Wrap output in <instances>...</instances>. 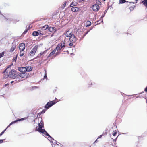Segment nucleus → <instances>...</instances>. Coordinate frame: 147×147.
<instances>
[{"label": "nucleus", "mask_w": 147, "mask_h": 147, "mask_svg": "<svg viewBox=\"0 0 147 147\" xmlns=\"http://www.w3.org/2000/svg\"><path fill=\"white\" fill-rule=\"evenodd\" d=\"M38 33L37 32L34 31L33 32L32 35L34 36H36L38 35Z\"/></svg>", "instance_id": "obj_21"}, {"label": "nucleus", "mask_w": 147, "mask_h": 147, "mask_svg": "<svg viewBox=\"0 0 147 147\" xmlns=\"http://www.w3.org/2000/svg\"><path fill=\"white\" fill-rule=\"evenodd\" d=\"M73 34L71 33V32L68 31L64 35L67 37H70L71 36V35H72Z\"/></svg>", "instance_id": "obj_13"}, {"label": "nucleus", "mask_w": 147, "mask_h": 147, "mask_svg": "<svg viewBox=\"0 0 147 147\" xmlns=\"http://www.w3.org/2000/svg\"><path fill=\"white\" fill-rule=\"evenodd\" d=\"M92 9L94 11H96L98 10L99 7L97 4L94 5L92 6Z\"/></svg>", "instance_id": "obj_7"}, {"label": "nucleus", "mask_w": 147, "mask_h": 147, "mask_svg": "<svg viewBox=\"0 0 147 147\" xmlns=\"http://www.w3.org/2000/svg\"><path fill=\"white\" fill-rule=\"evenodd\" d=\"M25 48V45L24 43H21L19 44V48L20 51H23Z\"/></svg>", "instance_id": "obj_6"}, {"label": "nucleus", "mask_w": 147, "mask_h": 147, "mask_svg": "<svg viewBox=\"0 0 147 147\" xmlns=\"http://www.w3.org/2000/svg\"><path fill=\"white\" fill-rule=\"evenodd\" d=\"M5 139H0V144L2 143L3 142V140H5Z\"/></svg>", "instance_id": "obj_34"}, {"label": "nucleus", "mask_w": 147, "mask_h": 147, "mask_svg": "<svg viewBox=\"0 0 147 147\" xmlns=\"http://www.w3.org/2000/svg\"><path fill=\"white\" fill-rule=\"evenodd\" d=\"M55 51H56L55 50H54L52 52H51L50 53L49 55L48 56V57H50L52 56V55H53L54 53H55Z\"/></svg>", "instance_id": "obj_20"}, {"label": "nucleus", "mask_w": 147, "mask_h": 147, "mask_svg": "<svg viewBox=\"0 0 147 147\" xmlns=\"http://www.w3.org/2000/svg\"><path fill=\"white\" fill-rule=\"evenodd\" d=\"M8 85V84H6L5 85V86H7Z\"/></svg>", "instance_id": "obj_42"}, {"label": "nucleus", "mask_w": 147, "mask_h": 147, "mask_svg": "<svg viewBox=\"0 0 147 147\" xmlns=\"http://www.w3.org/2000/svg\"><path fill=\"white\" fill-rule=\"evenodd\" d=\"M146 103H147V100H146Z\"/></svg>", "instance_id": "obj_45"}, {"label": "nucleus", "mask_w": 147, "mask_h": 147, "mask_svg": "<svg viewBox=\"0 0 147 147\" xmlns=\"http://www.w3.org/2000/svg\"><path fill=\"white\" fill-rule=\"evenodd\" d=\"M126 2L125 0H119V3L121 4L123 3Z\"/></svg>", "instance_id": "obj_28"}, {"label": "nucleus", "mask_w": 147, "mask_h": 147, "mask_svg": "<svg viewBox=\"0 0 147 147\" xmlns=\"http://www.w3.org/2000/svg\"><path fill=\"white\" fill-rule=\"evenodd\" d=\"M26 119H27L26 118H22V119H19L16 120V121H13V122H11L10 123V124L8 126H7V127L6 128V129H7V128H8L9 127V126L10 125H12L13 124V123H16L18 121H23V120H26Z\"/></svg>", "instance_id": "obj_8"}, {"label": "nucleus", "mask_w": 147, "mask_h": 147, "mask_svg": "<svg viewBox=\"0 0 147 147\" xmlns=\"http://www.w3.org/2000/svg\"><path fill=\"white\" fill-rule=\"evenodd\" d=\"M9 74V77L13 79H15L16 78L17 76L16 74L15 71L14 69H12L10 71Z\"/></svg>", "instance_id": "obj_3"}, {"label": "nucleus", "mask_w": 147, "mask_h": 147, "mask_svg": "<svg viewBox=\"0 0 147 147\" xmlns=\"http://www.w3.org/2000/svg\"><path fill=\"white\" fill-rule=\"evenodd\" d=\"M55 143L57 145H59L58 144V143L60 144L61 145V144H60L59 142H57V141H56L55 140Z\"/></svg>", "instance_id": "obj_36"}, {"label": "nucleus", "mask_w": 147, "mask_h": 147, "mask_svg": "<svg viewBox=\"0 0 147 147\" xmlns=\"http://www.w3.org/2000/svg\"><path fill=\"white\" fill-rule=\"evenodd\" d=\"M91 23L90 21H87L86 23L85 26L86 27L90 26L91 25Z\"/></svg>", "instance_id": "obj_18"}, {"label": "nucleus", "mask_w": 147, "mask_h": 147, "mask_svg": "<svg viewBox=\"0 0 147 147\" xmlns=\"http://www.w3.org/2000/svg\"><path fill=\"white\" fill-rule=\"evenodd\" d=\"M145 91H146V92H147V87L145 89Z\"/></svg>", "instance_id": "obj_41"}, {"label": "nucleus", "mask_w": 147, "mask_h": 147, "mask_svg": "<svg viewBox=\"0 0 147 147\" xmlns=\"http://www.w3.org/2000/svg\"><path fill=\"white\" fill-rule=\"evenodd\" d=\"M45 76H44V78H46H46H47V74H46V72L45 70Z\"/></svg>", "instance_id": "obj_33"}, {"label": "nucleus", "mask_w": 147, "mask_h": 147, "mask_svg": "<svg viewBox=\"0 0 147 147\" xmlns=\"http://www.w3.org/2000/svg\"><path fill=\"white\" fill-rule=\"evenodd\" d=\"M8 68H7L5 71L4 72V77L5 78H7L9 76V74L8 73V72L6 71Z\"/></svg>", "instance_id": "obj_15"}, {"label": "nucleus", "mask_w": 147, "mask_h": 147, "mask_svg": "<svg viewBox=\"0 0 147 147\" xmlns=\"http://www.w3.org/2000/svg\"><path fill=\"white\" fill-rule=\"evenodd\" d=\"M77 39L74 34L71 35V36L69 38L70 43L69 44V46H72L73 43H75L77 40Z\"/></svg>", "instance_id": "obj_1"}, {"label": "nucleus", "mask_w": 147, "mask_h": 147, "mask_svg": "<svg viewBox=\"0 0 147 147\" xmlns=\"http://www.w3.org/2000/svg\"><path fill=\"white\" fill-rule=\"evenodd\" d=\"M49 26L48 25H45L43 26L42 28V30H45L48 28Z\"/></svg>", "instance_id": "obj_22"}, {"label": "nucleus", "mask_w": 147, "mask_h": 147, "mask_svg": "<svg viewBox=\"0 0 147 147\" xmlns=\"http://www.w3.org/2000/svg\"><path fill=\"white\" fill-rule=\"evenodd\" d=\"M48 30L51 32H55L56 30L55 28L52 27H49Z\"/></svg>", "instance_id": "obj_16"}, {"label": "nucleus", "mask_w": 147, "mask_h": 147, "mask_svg": "<svg viewBox=\"0 0 147 147\" xmlns=\"http://www.w3.org/2000/svg\"><path fill=\"white\" fill-rule=\"evenodd\" d=\"M15 49L16 46L15 45H13L10 49V51L11 52H13L15 50Z\"/></svg>", "instance_id": "obj_19"}, {"label": "nucleus", "mask_w": 147, "mask_h": 147, "mask_svg": "<svg viewBox=\"0 0 147 147\" xmlns=\"http://www.w3.org/2000/svg\"><path fill=\"white\" fill-rule=\"evenodd\" d=\"M142 3L144 5V6L147 8V0H144L142 1Z\"/></svg>", "instance_id": "obj_23"}, {"label": "nucleus", "mask_w": 147, "mask_h": 147, "mask_svg": "<svg viewBox=\"0 0 147 147\" xmlns=\"http://www.w3.org/2000/svg\"><path fill=\"white\" fill-rule=\"evenodd\" d=\"M117 133V132H114V133L112 134L113 135V136H115L116 135Z\"/></svg>", "instance_id": "obj_35"}, {"label": "nucleus", "mask_w": 147, "mask_h": 147, "mask_svg": "<svg viewBox=\"0 0 147 147\" xmlns=\"http://www.w3.org/2000/svg\"><path fill=\"white\" fill-rule=\"evenodd\" d=\"M57 102V101H56L55 100L49 102L47 104L45 105V108L48 109Z\"/></svg>", "instance_id": "obj_5"}, {"label": "nucleus", "mask_w": 147, "mask_h": 147, "mask_svg": "<svg viewBox=\"0 0 147 147\" xmlns=\"http://www.w3.org/2000/svg\"><path fill=\"white\" fill-rule=\"evenodd\" d=\"M66 2H65L63 4V6L62 7V8L63 9L65 7L66 5Z\"/></svg>", "instance_id": "obj_31"}, {"label": "nucleus", "mask_w": 147, "mask_h": 147, "mask_svg": "<svg viewBox=\"0 0 147 147\" xmlns=\"http://www.w3.org/2000/svg\"><path fill=\"white\" fill-rule=\"evenodd\" d=\"M77 4V3H74V2H72V3L70 4V6L71 7H72L76 5Z\"/></svg>", "instance_id": "obj_27"}, {"label": "nucleus", "mask_w": 147, "mask_h": 147, "mask_svg": "<svg viewBox=\"0 0 147 147\" xmlns=\"http://www.w3.org/2000/svg\"><path fill=\"white\" fill-rule=\"evenodd\" d=\"M18 75L19 76L22 77V78H25L26 77V76L25 74V73H21V74H18Z\"/></svg>", "instance_id": "obj_17"}, {"label": "nucleus", "mask_w": 147, "mask_h": 147, "mask_svg": "<svg viewBox=\"0 0 147 147\" xmlns=\"http://www.w3.org/2000/svg\"><path fill=\"white\" fill-rule=\"evenodd\" d=\"M98 139H97V138L96 140L95 141L94 143H97L98 142Z\"/></svg>", "instance_id": "obj_38"}, {"label": "nucleus", "mask_w": 147, "mask_h": 147, "mask_svg": "<svg viewBox=\"0 0 147 147\" xmlns=\"http://www.w3.org/2000/svg\"><path fill=\"white\" fill-rule=\"evenodd\" d=\"M25 67L26 71L29 72L31 71L32 69V67L31 66H27Z\"/></svg>", "instance_id": "obj_11"}, {"label": "nucleus", "mask_w": 147, "mask_h": 147, "mask_svg": "<svg viewBox=\"0 0 147 147\" xmlns=\"http://www.w3.org/2000/svg\"><path fill=\"white\" fill-rule=\"evenodd\" d=\"M39 119L41 120V122L40 123H39L38 126L39 127L38 128V129H41L43 127V122L41 121L42 119L40 118L38 119V120H39Z\"/></svg>", "instance_id": "obj_12"}, {"label": "nucleus", "mask_w": 147, "mask_h": 147, "mask_svg": "<svg viewBox=\"0 0 147 147\" xmlns=\"http://www.w3.org/2000/svg\"><path fill=\"white\" fill-rule=\"evenodd\" d=\"M68 40V39H67V38H66L65 36H64V38L63 39V40L62 42H64V43H66V42Z\"/></svg>", "instance_id": "obj_26"}, {"label": "nucleus", "mask_w": 147, "mask_h": 147, "mask_svg": "<svg viewBox=\"0 0 147 147\" xmlns=\"http://www.w3.org/2000/svg\"><path fill=\"white\" fill-rule=\"evenodd\" d=\"M65 41L64 42H62V43L61 45V48H62L63 47H64L65 46V44H66L65 43H64Z\"/></svg>", "instance_id": "obj_25"}, {"label": "nucleus", "mask_w": 147, "mask_h": 147, "mask_svg": "<svg viewBox=\"0 0 147 147\" xmlns=\"http://www.w3.org/2000/svg\"><path fill=\"white\" fill-rule=\"evenodd\" d=\"M24 53L23 51H20V56H22L24 55Z\"/></svg>", "instance_id": "obj_29"}, {"label": "nucleus", "mask_w": 147, "mask_h": 147, "mask_svg": "<svg viewBox=\"0 0 147 147\" xmlns=\"http://www.w3.org/2000/svg\"><path fill=\"white\" fill-rule=\"evenodd\" d=\"M115 145H116V143H114V145H113V147H117V146Z\"/></svg>", "instance_id": "obj_40"}, {"label": "nucleus", "mask_w": 147, "mask_h": 147, "mask_svg": "<svg viewBox=\"0 0 147 147\" xmlns=\"http://www.w3.org/2000/svg\"><path fill=\"white\" fill-rule=\"evenodd\" d=\"M56 54L57 55V53H56Z\"/></svg>", "instance_id": "obj_47"}, {"label": "nucleus", "mask_w": 147, "mask_h": 147, "mask_svg": "<svg viewBox=\"0 0 147 147\" xmlns=\"http://www.w3.org/2000/svg\"><path fill=\"white\" fill-rule=\"evenodd\" d=\"M4 52H2L1 53H0V58H1L4 55Z\"/></svg>", "instance_id": "obj_32"}, {"label": "nucleus", "mask_w": 147, "mask_h": 147, "mask_svg": "<svg viewBox=\"0 0 147 147\" xmlns=\"http://www.w3.org/2000/svg\"><path fill=\"white\" fill-rule=\"evenodd\" d=\"M88 32H87L86 34L85 35H86V34H87V33H88Z\"/></svg>", "instance_id": "obj_46"}, {"label": "nucleus", "mask_w": 147, "mask_h": 147, "mask_svg": "<svg viewBox=\"0 0 147 147\" xmlns=\"http://www.w3.org/2000/svg\"><path fill=\"white\" fill-rule=\"evenodd\" d=\"M18 69L20 72L23 73H25L26 72L25 67H20Z\"/></svg>", "instance_id": "obj_10"}, {"label": "nucleus", "mask_w": 147, "mask_h": 147, "mask_svg": "<svg viewBox=\"0 0 147 147\" xmlns=\"http://www.w3.org/2000/svg\"><path fill=\"white\" fill-rule=\"evenodd\" d=\"M117 136L116 137V138L115 139H114L113 140V141L114 142H116V139H117Z\"/></svg>", "instance_id": "obj_39"}, {"label": "nucleus", "mask_w": 147, "mask_h": 147, "mask_svg": "<svg viewBox=\"0 0 147 147\" xmlns=\"http://www.w3.org/2000/svg\"><path fill=\"white\" fill-rule=\"evenodd\" d=\"M61 49V45L60 44H58L56 48V49L58 50Z\"/></svg>", "instance_id": "obj_24"}, {"label": "nucleus", "mask_w": 147, "mask_h": 147, "mask_svg": "<svg viewBox=\"0 0 147 147\" xmlns=\"http://www.w3.org/2000/svg\"><path fill=\"white\" fill-rule=\"evenodd\" d=\"M7 129H5L1 133H0V137L2 136L6 131Z\"/></svg>", "instance_id": "obj_30"}, {"label": "nucleus", "mask_w": 147, "mask_h": 147, "mask_svg": "<svg viewBox=\"0 0 147 147\" xmlns=\"http://www.w3.org/2000/svg\"><path fill=\"white\" fill-rule=\"evenodd\" d=\"M38 49V46L37 45L35 46L31 50V51L29 53L30 55L31 56H33L35 54L36 50Z\"/></svg>", "instance_id": "obj_4"}, {"label": "nucleus", "mask_w": 147, "mask_h": 147, "mask_svg": "<svg viewBox=\"0 0 147 147\" xmlns=\"http://www.w3.org/2000/svg\"><path fill=\"white\" fill-rule=\"evenodd\" d=\"M71 10L74 12L79 11H80L81 9L79 8H78L76 7H72L71 9Z\"/></svg>", "instance_id": "obj_9"}, {"label": "nucleus", "mask_w": 147, "mask_h": 147, "mask_svg": "<svg viewBox=\"0 0 147 147\" xmlns=\"http://www.w3.org/2000/svg\"><path fill=\"white\" fill-rule=\"evenodd\" d=\"M13 82H14V81H12L11 82V84H12V83H13Z\"/></svg>", "instance_id": "obj_43"}, {"label": "nucleus", "mask_w": 147, "mask_h": 147, "mask_svg": "<svg viewBox=\"0 0 147 147\" xmlns=\"http://www.w3.org/2000/svg\"><path fill=\"white\" fill-rule=\"evenodd\" d=\"M103 136V135H100V136H99L98 137V138H97V139H99V138H101L102 136Z\"/></svg>", "instance_id": "obj_37"}, {"label": "nucleus", "mask_w": 147, "mask_h": 147, "mask_svg": "<svg viewBox=\"0 0 147 147\" xmlns=\"http://www.w3.org/2000/svg\"><path fill=\"white\" fill-rule=\"evenodd\" d=\"M35 131H38L40 133H43L45 136H48V138L51 137V136L45 129H35Z\"/></svg>", "instance_id": "obj_2"}, {"label": "nucleus", "mask_w": 147, "mask_h": 147, "mask_svg": "<svg viewBox=\"0 0 147 147\" xmlns=\"http://www.w3.org/2000/svg\"><path fill=\"white\" fill-rule=\"evenodd\" d=\"M138 0H135V1H136V3H137V1H138Z\"/></svg>", "instance_id": "obj_44"}, {"label": "nucleus", "mask_w": 147, "mask_h": 147, "mask_svg": "<svg viewBox=\"0 0 147 147\" xmlns=\"http://www.w3.org/2000/svg\"><path fill=\"white\" fill-rule=\"evenodd\" d=\"M50 141V142L51 143H53V144H52V147H54L55 146H54L53 147V145L54 144L53 143V140H55L51 136V137H49V138H48L47 137H46Z\"/></svg>", "instance_id": "obj_14"}]
</instances>
